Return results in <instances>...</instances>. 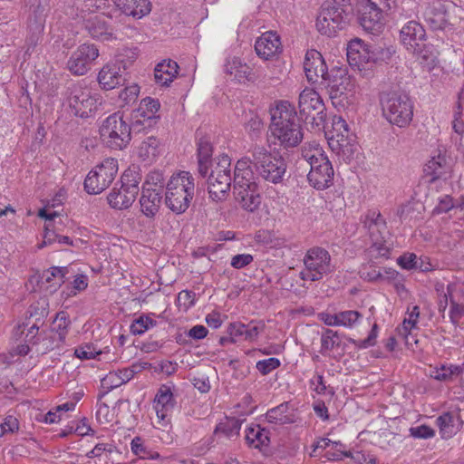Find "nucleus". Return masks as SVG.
I'll return each instance as SVG.
<instances>
[{"label": "nucleus", "instance_id": "f257e3e1", "mask_svg": "<svg viewBox=\"0 0 464 464\" xmlns=\"http://www.w3.org/2000/svg\"><path fill=\"white\" fill-rule=\"evenodd\" d=\"M271 132L285 149L295 148L304 138L300 119L295 106L288 101H280L272 112Z\"/></svg>", "mask_w": 464, "mask_h": 464}, {"label": "nucleus", "instance_id": "f03ea898", "mask_svg": "<svg viewBox=\"0 0 464 464\" xmlns=\"http://www.w3.org/2000/svg\"><path fill=\"white\" fill-rule=\"evenodd\" d=\"M382 116L400 128L408 126L413 117V103L409 95L401 91H389L380 93Z\"/></svg>", "mask_w": 464, "mask_h": 464}, {"label": "nucleus", "instance_id": "7ed1b4c3", "mask_svg": "<svg viewBox=\"0 0 464 464\" xmlns=\"http://www.w3.org/2000/svg\"><path fill=\"white\" fill-rule=\"evenodd\" d=\"M193 176L188 171L172 175L166 186L165 203L175 214H183L188 208L194 196Z\"/></svg>", "mask_w": 464, "mask_h": 464}, {"label": "nucleus", "instance_id": "20e7f679", "mask_svg": "<svg viewBox=\"0 0 464 464\" xmlns=\"http://www.w3.org/2000/svg\"><path fill=\"white\" fill-rule=\"evenodd\" d=\"M254 169L266 181L277 184L286 173V162L282 156L274 155L265 147L255 146L251 151Z\"/></svg>", "mask_w": 464, "mask_h": 464}, {"label": "nucleus", "instance_id": "39448f33", "mask_svg": "<svg viewBox=\"0 0 464 464\" xmlns=\"http://www.w3.org/2000/svg\"><path fill=\"white\" fill-rule=\"evenodd\" d=\"M67 101L72 113L80 118H89L102 105L99 93L92 92L86 84L72 83L67 88Z\"/></svg>", "mask_w": 464, "mask_h": 464}, {"label": "nucleus", "instance_id": "423d86ee", "mask_svg": "<svg viewBox=\"0 0 464 464\" xmlns=\"http://www.w3.org/2000/svg\"><path fill=\"white\" fill-rule=\"evenodd\" d=\"M132 125L130 126L121 112H115L103 121L100 128L102 140L114 150L124 149L131 140Z\"/></svg>", "mask_w": 464, "mask_h": 464}, {"label": "nucleus", "instance_id": "0eeeda50", "mask_svg": "<svg viewBox=\"0 0 464 464\" xmlns=\"http://www.w3.org/2000/svg\"><path fill=\"white\" fill-rule=\"evenodd\" d=\"M304 263L306 270L300 273L303 280L319 281L334 270L329 252L319 246L312 247L306 252Z\"/></svg>", "mask_w": 464, "mask_h": 464}, {"label": "nucleus", "instance_id": "6e6552de", "mask_svg": "<svg viewBox=\"0 0 464 464\" xmlns=\"http://www.w3.org/2000/svg\"><path fill=\"white\" fill-rule=\"evenodd\" d=\"M118 173V161L107 158L93 169L84 179V189L88 194L97 195L105 190L114 180Z\"/></svg>", "mask_w": 464, "mask_h": 464}, {"label": "nucleus", "instance_id": "1a4fd4ad", "mask_svg": "<svg viewBox=\"0 0 464 464\" xmlns=\"http://www.w3.org/2000/svg\"><path fill=\"white\" fill-rule=\"evenodd\" d=\"M396 0H367L360 15L359 24L372 34H376L382 26L383 14L395 6Z\"/></svg>", "mask_w": 464, "mask_h": 464}, {"label": "nucleus", "instance_id": "9d476101", "mask_svg": "<svg viewBox=\"0 0 464 464\" xmlns=\"http://www.w3.org/2000/svg\"><path fill=\"white\" fill-rule=\"evenodd\" d=\"M329 5H322L320 12L316 18L317 31L328 37L336 36V34L344 30L349 24V15L341 8L334 9Z\"/></svg>", "mask_w": 464, "mask_h": 464}, {"label": "nucleus", "instance_id": "9b49d317", "mask_svg": "<svg viewBox=\"0 0 464 464\" xmlns=\"http://www.w3.org/2000/svg\"><path fill=\"white\" fill-rule=\"evenodd\" d=\"M321 84L328 89L329 96L334 101L346 92L354 91V80L348 74L345 66H334L326 69V73L321 80Z\"/></svg>", "mask_w": 464, "mask_h": 464}, {"label": "nucleus", "instance_id": "f8f14e48", "mask_svg": "<svg viewBox=\"0 0 464 464\" xmlns=\"http://www.w3.org/2000/svg\"><path fill=\"white\" fill-rule=\"evenodd\" d=\"M98 56L99 49L95 44H81L69 58L67 68L72 74L84 75Z\"/></svg>", "mask_w": 464, "mask_h": 464}, {"label": "nucleus", "instance_id": "ddd939ff", "mask_svg": "<svg viewBox=\"0 0 464 464\" xmlns=\"http://www.w3.org/2000/svg\"><path fill=\"white\" fill-rule=\"evenodd\" d=\"M160 108L159 100L150 97L142 99L138 109L131 112L133 130L140 131L141 129L150 128L156 124L160 118L157 115Z\"/></svg>", "mask_w": 464, "mask_h": 464}, {"label": "nucleus", "instance_id": "4468645a", "mask_svg": "<svg viewBox=\"0 0 464 464\" xmlns=\"http://www.w3.org/2000/svg\"><path fill=\"white\" fill-rule=\"evenodd\" d=\"M334 171L328 157L320 158L310 166L307 175L309 184L318 190L328 188L333 185Z\"/></svg>", "mask_w": 464, "mask_h": 464}, {"label": "nucleus", "instance_id": "2eb2a0df", "mask_svg": "<svg viewBox=\"0 0 464 464\" xmlns=\"http://www.w3.org/2000/svg\"><path fill=\"white\" fill-rule=\"evenodd\" d=\"M113 5V10L108 12L107 16L120 21L122 15L141 18L151 10L149 0H115Z\"/></svg>", "mask_w": 464, "mask_h": 464}, {"label": "nucleus", "instance_id": "dca6fc26", "mask_svg": "<svg viewBox=\"0 0 464 464\" xmlns=\"http://www.w3.org/2000/svg\"><path fill=\"white\" fill-rule=\"evenodd\" d=\"M258 176L254 169L253 162L250 157H244L238 160L236 163L234 169V188L252 187L253 188L258 187Z\"/></svg>", "mask_w": 464, "mask_h": 464}, {"label": "nucleus", "instance_id": "f3484780", "mask_svg": "<svg viewBox=\"0 0 464 464\" xmlns=\"http://www.w3.org/2000/svg\"><path fill=\"white\" fill-rule=\"evenodd\" d=\"M196 138L198 146V172L200 177L205 178L208 176V169L212 167L213 146L210 137L203 135L199 130L196 132Z\"/></svg>", "mask_w": 464, "mask_h": 464}, {"label": "nucleus", "instance_id": "a211bd4d", "mask_svg": "<svg viewBox=\"0 0 464 464\" xmlns=\"http://www.w3.org/2000/svg\"><path fill=\"white\" fill-rule=\"evenodd\" d=\"M326 63L322 54L314 50L311 49L306 52L304 61V70L308 82L315 83L319 80L323 79L326 73Z\"/></svg>", "mask_w": 464, "mask_h": 464}, {"label": "nucleus", "instance_id": "6ab92c4d", "mask_svg": "<svg viewBox=\"0 0 464 464\" xmlns=\"http://www.w3.org/2000/svg\"><path fill=\"white\" fill-rule=\"evenodd\" d=\"M206 178L209 198L215 202H221L226 200L231 188V175H214L208 173Z\"/></svg>", "mask_w": 464, "mask_h": 464}, {"label": "nucleus", "instance_id": "aec40b11", "mask_svg": "<svg viewBox=\"0 0 464 464\" xmlns=\"http://www.w3.org/2000/svg\"><path fill=\"white\" fill-rule=\"evenodd\" d=\"M423 26L416 21L408 22L400 31L401 41L408 51L420 50L418 44L426 41Z\"/></svg>", "mask_w": 464, "mask_h": 464}, {"label": "nucleus", "instance_id": "412c9836", "mask_svg": "<svg viewBox=\"0 0 464 464\" xmlns=\"http://www.w3.org/2000/svg\"><path fill=\"white\" fill-rule=\"evenodd\" d=\"M447 17V7L441 0L430 3L424 11V20L434 31L445 29L448 24Z\"/></svg>", "mask_w": 464, "mask_h": 464}, {"label": "nucleus", "instance_id": "4be33fe9", "mask_svg": "<svg viewBox=\"0 0 464 464\" xmlns=\"http://www.w3.org/2000/svg\"><path fill=\"white\" fill-rule=\"evenodd\" d=\"M163 192L160 188H152L143 186L140 198L141 212L147 218H154L159 212Z\"/></svg>", "mask_w": 464, "mask_h": 464}, {"label": "nucleus", "instance_id": "5701e85b", "mask_svg": "<svg viewBox=\"0 0 464 464\" xmlns=\"http://www.w3.org/2000/svg\"><path fill=\"white\" fill-rule=\"evenodd\" d=\"M298 107L301 117L306 121L314 111L324 110V103L315 91L304 89L299 95Z\"/></svg>", "mask_w": 464, "mask_h": 464}, {"label": "nucleus", "instance_id": "b1692460", "mask_svg": "<svg viewBox=\"0 0 464 464\" xmlns=\"http://www.w3.org/2000/svg\"><path fill=\"white\" fill-rule=\"evenodd\" d=\"M255 50L259 57L268 60L281 51L280 37L272 31L266 32L256 40Z\"/></svg>", "mask_w": 464, "mask_h": 464}, {"label": "nucleus", "instance_id": "393cba45", "mask_svg": "<svg viewBox=\"0 0 464 464\" xmlns=\"http://www.w3.org/2000/svg\"><path fill=\"white\" fill-rule=\"evenodd\" d=\"M120 65L117 63L105 64L98 73V82L102 89L112 90L125 82Z\"/></svg>", "mask_w": 464, "mask_h": 464}, {"label": "nucleus", "instance_id": "a878e982", "mask_svg": "<svg viewBox=\"0 0 464 464\" xmlns=\"http://www.w3.org/2000/svg\"><path fill=\"white\" fill-rule=\"evenodd\" d=\"M266 418L269 423L277 425L293 424L298 420L295 410L288 401L268 410Z\"/></svg>", "mask_w": 464, "mask_h": 464}, {"label": "nucleus", "instance_id": "bb28decb", "mask_svg": "<svg viewBox=\"0 0 464 464\" xmlns=\"http://www.w3.org/2000/svg\"><path fill=\"white\" fill-rule=\"evenodd\" d=\"M423 171L425 176L430 178L429 182L432 183L437 179H446L450 173V166L445 155L439 152L425 164Z\"/></svg>", "mask_w": 464, "mask_h": 464}, {"label": "nucleus", "instance_id": "cd10ccee", "mask_svg": "<svg viewBox=\"0 0 464 464\" xmlns=\"http://www.w3.org/2000/svg\"><path fill=\"white\" fill-rule=\"evenodd\" d=\"M176 404L173 393L169 387L162 385L155 397L154 409L157 417L162 421H169V412L171 411Z\"/></svg>", "mask_w": 464, "mask_h": 464}, {"label": "nucleus", "instance_id": "c85d7f7f", "mask_svg": "<svg viewBox=\"0 0 464 464\" xmlns=\"http://www.w3.org/2000/svg\"><path fill=\"white\" fill-rule=\"evenodd\" d=\"M362 227L368 232L373 244H379V239H383L382 233L386 230V222L380 212L370 210L362 219Z\"/></svg>", "mask_w": 464, "mask_h": 464}, {"label": "nucleus", "instance_id": "c756f323", "mask_svg": "<svg viewBox=\"0 0 464 464\" xmlns=\"http://www.w3.org/2000/svg\"><path fill=\"white\" fill-rule=\"evenodd\" d=\"M236 200L245 210L254 212L261 203V197L258 192V187H236L234 188Z\"/></svg>", "mask_w": 464, "mask_h": 464}, {"label": "nucleus", "instance_id": "7c9ffc66", "mask_svg": "<svg viewBox=\"0 0 464 464\" xmlns=\"http://www.w3.org/2000/svg\"><path fill=\"white\" fill-rule=\"evenodd\" d=\"M68 273L67 266H52L38 276L37 283L41 286L44 284H50L48 286L50 292H55L65 282V276Z\"/></svg>", "mask_w": 464, "mask_h": 464}, {"label": "nucleus", "instance_id": "2f4dec72", "mask_svg": "<svg viewBox=\"0 0 464 464\" xmlns=\"http://www.w3.org/2000/svg\"><path fill=\"white\" fill-rule=\"evenodd\" d=\"M179 65L169 59L158 63L154 70L155 82L162 86H169L178 74Z\"/></svg>", "mask_w": 464, "mask_h": 464}, {"label": "nucleus", "instance_id": "473e14b6", "mask_svg": "<svg viewBox=\"0 0 464 464\" xmlns=\"http://www.w3.org/2000/svg\"><path fill=\"white\" fill-rule=\"evenodd\" d=\"M225 72L227 74H234L235 79L239 82L245 81H255L256 76L246 63H242L239 58L234 57L232 60H227L225 64Z\"/></svg>", "mask_w": 464, "mask_h": 464}, {"label": "nucleus", "instance_id": "72a5a7b5", "mask_svg": "<svg viewBox=\"0 0 464 464\" xmlns=\"http://www.w3.org/2000/svg\"><path fill=\"white\" fill-rule=\"evenodd\" d=\"M85 29L94 39L109 41L115 38L112 29L108 26L105 21L98 16L88 19L85 22Z\"/></svg>", "mask_w": 464, "mask_h": 464}, {"label": "nucleus", "instance_id": "f704fd0d", "mask_svg": "<svg viewBox=\"0 0 464 464\" xmlns=\"http://www.w3.org/2000/svg\"><path fill=\"white\" fill-rule=\"evenodd\" d=\"M245 440L249 447L261 450L270 443L269 431L258 424H253L246 429Z\"/></svg>", "mask_w": 464, "mask_h": 464}, {"label": "nucleus", "instance_id": "c9c22d12", "mask_svg": "<svg viewBox=\"0 0 464 464\" xmlns=\"http://www.w3.org/2000/svg\"><path fill=\"white\" fill-rule=\"evenodd\" d=\"M367 51L363 42L359 38L351 40L347 46V61L351 66L362 70V63L367 61Z\"/></svg>", "mask_w": 464, "mask_h": 464}, {"label": "nucleus", "instance_id": "e433bc0d", "mask_svg": "<svg viewBox=\"0 0 464 464\" xmlns=\"http://www.w3.org/2000/svg\"><path fill=\"white\" fill-rule=\"evenodd\" d=\"M137 196L130 193L125 188H113L109 193L107 199L109 205L115 209H127L134 202Z\"/></svg>", "mask_w": 464, "mask_h": 464}, {"label": "nucleus", "instance_id": "4c0bfd02", "mask_svg": "<svg viewBox=\"0 0 464 464\" xmlns=\"http://www.w3.org/2000/svg\"><path fill=\"white\" fill-rule=\"evenodd\" d=\"M242 420L236 418H226L224 421L217 424L214 435L222 433L229 440H236L239 436Z\"/></svg>", "mask_w": 464, "mask_h": 464}, {"label": "nucleus", "instance_id": "58836bf2", "mask_svg": "<svg viewBox=\"0 0 464 464\" xmlns=\"http://www.w3.org/2000/svg\"><path fill=\"white\" fill-rule=\"evenodd\" d=\"M159 140L154 136L148 137L137 149L139 157L146 161L153 160L159 154Z\"/></svg>", "mask_w": 464, "mask_h": 464}, {"label": "nucleus", "instance_id": "ea45409f", "mask_svg": "<svg viewBox=\"0 0 464 464\" xmlns=\"http://www.w3.org/2000/svg\"><path fill=\"white\" fill-rule=\"evenodd\" d=\"M140 181L141 175L135 167L126 169L121 178V188H125V189L133 193L135 196H137L140 191L139 184Z\"/></svg>", "mask_w": 464, "mask_h": 464}, {"label": "nucleus", "instance_id": "a19ab883", "mask_svg": "<svg viewBox=\"0 0 464 464\" xmlns=\"http://www.w3.org/2000/svg\"><path fill=\"white\" fill-rule=\"evenodd\" d=\"M436 423L440 428V436L443 440L450 439L457 432L455 416L451 412H445L439 416Z\"/></svg>", "mask_w": 464, "mask_h": 464}, {"label": "nucleus", "instance_id": "79ce46f5", "mask_svg": "<svg viewBox=\"0 0 464 464\" xmlns=\"http://www.w3.org/2000/svg\"><path fill=\"white\" fill-rule=\"evenodd\" d=\"M342 334L332 329H325L321 335V353L333 351L334 348H339L342 345Z\"/></svg>", "mask_w": 464, "mask_h": 464}, {"label": "nucleus", "instance_id": "37998d69", "mask_svg": "<svg viewBox=\"0 0 464 464\" xmlns=\"http://www.w3.org/2000/svg\"><path fill=\"white\" fill-rule=\"evenodd\" d=\"M301 154L302 158L309 164V166H313L315 161H319L320 158L326 157L323 149L315 141L304 144L302 147Z\"/></svg>", "mask_w": 464, "mask_h": 464}, {"label": "nucleus", "instance_id": "c03bdc74", "mask_svg": "<svg viewBox=\"0 0 464 464\" xmlns=\"http://www.w3.org/2000/svg\"><path fill=\"white\" fill-rule=\"evenodd\" d=\"M65 342H59L58 341V335L56 333H54L53 330L48 329V330H43L41 332V339H40V344L41 345V353H46L49 351L53 350L54 348H58L62 346Z\"/></svg>", "mask_w": 464, "mask_h": 464}, {"label": "nucleus", "instance_id": "a18cd8bd", "mask_svg": "<svg viewBox=\"0 0 464 464\" xmlns=\"http://www.w3.org/2000/svg\"><path fill=\"white\" fill-rule=\"evenodd\" d=\"M54 326L50 328L53 330L54 333L58 335L59 342H65L68 329L71 324V321L68 319L65 312L57 313L55 319L53 321Z\"/></svg>", "mask_w": 464, "mask_h": 464}, {"label": "nucleus", "instance_id": "49530a36", "mask_svg": "<svg viewBox=\"0 0 464 464\" xmlns=\"http://www.w3.org/2000/svg\"><path fill=\"white\" fill-rule=\"evenodd\" d=\"M156 324V321L151 319L149 315H140L131 323L130 331L134 335H140Z\"/></svg>", "mask_w": 464, "mask_h": 464}, {"label": "nucleus", "instance_id": "de8ad7c7", "mask_svg": "<svg viewBox=\"0 0 464 464\" xmlns=\"http://www.w3.org/2000/svg\"><path fill=\"white\" fill-rule=\"evenodd\" d=\"M393 53V50L391 48H382L381 46L373 47V49L367 53V61L368 63H377L379 62H386L391 59Z\"/></svg>", "mask_w": 464, "mask_h": 464}, {"label": "nucleus", "instance_id": "09e8293b", "mask_svg": "<svg viewBox=\"0 0 464 464\" xmlns=\"http://www.w3.org/2000/svg\"><path fill=\"white\" fill-rule=\"evenodd\" d=\"M378 336V325L374 324L370 331L367 338L363 340H355L352 337H347V341L356 346L358 349H366L376 344Z\"/></svg>", "mask_w": 464, "mask_h": 464}, {"label": "nucleus", "instance_id": "8fccbe9b", "mask_svg": "<svg viewBox=\"0 0 464 464\" xmlns=\"http://www.w3.org/2000/svg\"><path fill=\"white\" fill-rule=\"evenodd\" d=\"M230 166H231L230 158L226 154L219 155L216 159L215 166L212 164V167H210L211 170H210V172L208 171V174L231 175Z\"/></svg>", "mask_w": 464, "mask_h": 464}, {"label": "nucleus", "instance_id": "3c124183", "mask_svg": "<svg viewBox=\"0 0 464 464\" xmlns=\"http://www.w3.org/2000/svg\"><path fill=\"white\" fill-rule=\"evenodd\" d=\"M266 329V324L264 321H251L247 324H245V340L253 342L256 340L258 335L263 333Z\"/></svg>", "mask_w": 464, "mask_h": 464}, {"label": "nucleus", "instance_id": "603ef678", "mask_svg": "<svg viewBox=\"0 0 464 464\" xmlns=\"http://www.w3.org/2000/svg\"><path fill=\"white\" fill-rule=\"evenodd\" d=\"M409 317L405 318L402 322V334L406 337L411 329L417 328L418 319L420 317V307L414 305L411 311L408 310Z\"/></svg>", "mask_w": 464, "mask_h": 464}, {"label": "nucleus", "instance_id": "864d4df0", "mask_svg": "<svg viewBox=\"0 0 464 464\" xmlns=\"http://www.w3.org/2000/svg\"><path fill=\"white\" fill-rule=\"evenodd\" d=\"M340 455L351 458L358 464H376V458L365 451H343Z\"/></svg>", "mask_w": 464, "mask_h": 464}, {"label": "nucleus", "instance_id": "5fc2aeb1", "mask_svg": "<svg viewBox=\"0 0 464 464\" xmlns=\"http://www.w3.org/2000/svg\"><path fill=\"white\" fill-rule=\"evenodd\" d=\"M47 306L48 303L45 300H40L33 303L29 306L27 313L30 314V317H35V321L39 322L47 316Z\"/></svg>", "mask_w": 464, "mask_h": 464}, {"label": "nucleus", "instance_id": "6e6d98bb", "mask_svg": "<svg viewBox=\"0 0 464 464\" xmlns=\"http://www.w3.org/2000/svg\"><path fill=\"white\" fill-rule=\"evenodd\" d=\"M338 314L339 324L349 328L353 327L362 316L361 313L354 310L343 311Z\"/></svg>", "mask_w": 464, "mask_h": 464}, {"label": "nucleus", "instance_id": "4d7b16f0", "mask_svg": "<svg viewBox=\"0 0 464 464\" xmlns=\"http://www.w3.org/2000/svg\"><path fill=\"white\" fill-rule=\"evenodd\" d=\"M281 362L276 357L258 361L256 364V368L262 375H267L272 371L280 367Z\"/></svg>", "mask_w": 464, "mask_h": 464}, {"label": "nucleus", "instance_id": "13d9d810", "mask_svg": "<svg viewBox=\"0 0 464 464\" xmlns=\"http://www.w3.org/2000/svg\"><path fill=\"white\" fill-rule=\"evenodd\" d=\"M164 184L165 178L163 173L160 170H153L148 174L144 186L147 188H160L163 192Z\"/></svg>", "mask_w": 464, "mask_h": 464}, {"label": "nucleus", "instance_id": "bf43d9fd", "mask_svg": "<svg viewBox=\"0 0 464 464\" xmlns=\"http://www.w3.org/2000/svg\"><path fill=\"white\" fill-rule=\"evenodd\" d=\"M450 304L449 317L450 323L457 326L459 325V320L464 316V304H459L453 298H450Z\"/></svg>", "mask_w": 464, "mask_h": 464}, {"label": "nucleus", "instance_id": "052dcab7", "mask_svg": "<svg viewBox=\"0 0 464 464\" xmlns=\"http://www.w3.org/2000/svg\"><path fill=\"white\" fill-rule=\"evenodd\" d=\"M19 430V421L13 415H8L0 423V437L7 433H14Z\"/></svg>", "mask_w": 464, "mask_h": 464}, {"label": "nucleus", "instance_id": "680f3d73", "mask_svg": "<svg viewBox=\"0 0 464 464\" xmlns=\"http://www.w3.org/2000/svg\"><path fill=\"white\" fill-rule=\"evenodd\" d=\"M59 235L55 230V226L53 222L45 223L44 225V240L39 245V248L44 247V246L52 245L54 242H58Z\"/></svg>", "mask_w": 464, "mask_h": 464}, {"label": "nucleus", "instance_id": "e2e57ef3", "mask_svg": "<svg viewBox=\"0 0 464 464\" xmlns=\"http://www.w3.org/2000/svg\"><path fill=\"white\" fill-rule=\"evenodd\" d=\"M409 431L410 435L415 439H430L435 436V430L425 424L411 427Z\"/></svg>", "mask_w": 464, "mask_h": 464}, {"label": "nucleus", "instance_id": "0e129e2a", "mask_svg": "<svg viewBox=\"0 0 464 464\" xmlns=\"http://www.w3.org/2000/svg\"><path fill=\"white\" fill-rule=\"evenodd\" d=\"M454 208L453 198L450 195H445L440 198L438 205L434 208L433 215H440L448 213L450 210Z\"/></svg>", "mask_w": 464, "mask_h": 464}, {"label": "nucleus", "instance_id": "69168bd1", "mask_svg": "<svg viewBox=\"0 0 464 464\" xmlns=\"http://www.w3.org/2000/svg\"><path fill=\"white\" fill-rule=\"evenodd\" d=\"M140 92V87L137 84H132L125 87L119 94V98L128 104L134 102Z\"/></svg>", "mask_w": 464, "mask_h": 464}, {"label": "nucleus", "instance_id": "338daca9", "mask_svg": "<svg viewBox=\"0 0 464 464\" xmlns=\"http://www.w3.org/2000/svg\"><path fill=\"white\" fill-rule=\"evenodd\" d=\"M398 265L406 270L417 267V256L413 253H405L398 257Z\"/></svg>", "mask_w": 464, "mask_h": 464}, {"label": "nucleus", "instance_id": "774afa93", "mask_svg": "<svg viewBox=\"0 0 464 464\" xmlns=\"http://www.w3.org/2000/svg\"><path fill=\"white\" fill-rule=\"evenodd\" d=\"M254 260L250 254H238L232 257L231 266L236 269H241L248 266Z\"/></svg>", "mask_w": 464, "mask_h": 464}]
</instances>
